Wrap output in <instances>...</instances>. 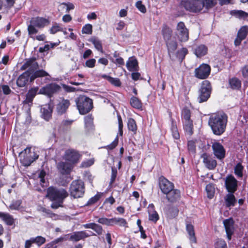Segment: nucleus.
Masks as SVG:
<instances>
[{
	"label": "nucleus",
	"instance_id": "obj_1",
	"mask_svg": "<svg viewBox=\"0 0 248 248\" xmlns=\"http://www.w3.org/2000/svg\"><path fill=\"white\" fill-rule=\"evenodd\" d=\"M228 117L226 114L216 113L212 114L209 119L208 124L215 135L219 136L225 131Z\"/></svg>",
	"mask_w": 248,
	"mask_h": 248
},
{
	"label": "nucleus",
	"instance_id": "obj_2",
	"mask_svg": "<svg viewBox=\"0 0 248 248\" xmlns=\"http://www.w3.org/2000/svg\"><path fill=\"white\" fill-rule=\"evenodd\" d=\"M38 67V64L35 58H31L27 60L21 66V69L23 70L28 69V70L22 73L18 78L16 80V84L18 87H23L27 84L29 78L30 79L31 73Z\"/></svg>",
	"mask_w": 248,
	"mask_h": 248
},
{
	"label": "nucleus",
	"instance_id": "obj_3",
	"mask_svg": "<svg viewBox=\"0 0 248 248\" xmlns=\"http://www.w3.org/2000/svg\"><path fill=\"white\" fill-rule=\"evenodd\" d=\"M50 24V21L46 18L40 16L31 18L28 25V34L33 36L38 32V29H43Z\"/></svg>",
	"mask_w": 248,
	"mask_h": 248
},
{
	"label": "nucleus",
	"instance_id": "obj_4",
	"mask_svg": "<svg viewBox=\"0 0 248 248\" xmlns=\"http://www.w3.org/2000/svg\"><path fill=\"white\" fill-rule=\"evenodd\" d=\"M76 102L80 114L82 115L88 113L93 107L92 100L85 95L79 96Z\"/></svg>",
	"mask_w": 248,
	"mask_h": 248
},
{
	"label": "nucleus",
	"instance_id": "obj_5",
	"mask_svg": "<svg viewBox=\"0 0 248 248\" xmlns=\"http://www.w3.org/2000/svg\"><path fill=\"white\" fill-rule=\"evenodd\" d=\"M181 119L185 132L187 134L191 135L193 133V121L191 119V111L187 108H184L182 109Z\"/></svg>",
	"mask_w": 248,
	"mask_h": 248
},
{
	"label": "nucleus",
	"instance_id": "obj_6",
	"mask_svg": "<svg viewBox=\"0 0 248 248\" xmlns=\"http://www.w3.org/2000/svg\"><path fill=\"white\" fill-rule=\"evenodd\" d=\"M19 155L20 161L24 166H30L38 157V155L34 151H32L31 147L26 148L20 153Z\"/></svg>",
	"mask_w": 248,
	"mask_h": 248
},
{
	"label": "nucleus",
	"instance_id": "obj_7",
	"mask_svg": "<svg viewBox=\"0 0 248 248\" xmlns=\"http://www.w3.org/2000/svg\"><path fill=\"white\" fill-rule=\"evenodd\" d=\"M68 195L67 192L63 188L58 189L54 187H50L47 190L46 197L53 201L63 200Z\"/></svg>",
	"mask_w": 248,
	"mask_h": 248
},
{
	"label": "nucleus",
	"instance_id": "obj_8",
	"mask_svg": "<svg viewBox=\"0 0 248 248\" xmlns=\"http://www.w3.org/2000/svg\"><path fill=\"white\" fill-rule=\"evenodd\" d=\"M70 193L74 198L81 197L84 193L83 182L81 180L73 181L70 185Z\"/></svg>",
	"mask_w": 248,
	"mask_h": 248
},
{
	"label": "nucleus",
	"instance_id": "obj_9",
	"mask_svg": "<svg viewBox=\"0 0 248 248\" xmlns=\"http://www.w3.org/2000/svg\"><path fill=\"white\" fill-rule=\"evenodd\" d=\"M81 157V155L79 151L72 148L65 150L62 156L63 160L71 164L74 166L79 162Z\"/></svg>",
	"mask_w": 248,
	"mask_h": 248
},
{
	"label": "nucleus",
	"instance_id": "obj_10",
	"mask_svg": "<svg viewBox=\"0 0 248 248\" xmlns=\"http://www.w3.org/2000/svg\"><path fill=\"white\" fill-rule=\"evenodd\" d=\"M182 5L186 10L192 13L199 12L203 9L202 0H183Z\"/></svg>",
	"mask_w": 248,
	"mask_h": 248
},
{
	"label": "nucleus",
	"instance_id": "obj_11",
	"mask_svg": "<svg viewBox=\"0 0 248 248\" xmlns=\"http://www.w3.org/2000/svg\"><path fill=\"white\" fill-rule=\"evenodd\" d=\"M175 33L181 42H186L188 40V30L183 22H180L177 24Z\"/></svg>",
	"mask_w": 248,
	"mask_h": 248
},
{
	"label": "nucleus",
	"instance_id": "obj_12",
	"mask_svg": "<svg viewBox=\"0 0 248 248\" xmlns=\"http://www.w3.org/2000/svg\"><path fill=\"white\" fill-rule=\"evenodd\" d=\"M210 84L208 81L205 80L203 82L200 91V95L198 98L199 103L206 101L210 95Z\"/></svg>",
	"mask_w": 248,
	"mask_h": 248
},
{
	"label": "nucleus",
	"instance_id": "obj_13",
	"mask_svg": "<svg viewBox=\"0 0 248 248\" xmlns=\"http://www.w3.org/2000/svg\"><path fill=\"white\" fill-rule=\"evenodd\" d=\"M60 89L61 87L59 85L56 83H52L41 88L38 93L46 95L50 97L55 93L59 92Z\"/></svg>",
	"mask_w": 248,
	"mask_h": 248
},
{
	"label": "nucleus",
	"instance_id": "obj_14",
	"mask_svg": "<svg viewBox=\"0 0 248 248\" xmlns=\"http://www.w3.org/2000/svg\"><path fill=\"white\" fill-rule=\"evenodd\" d=\"M211 68L207 64H202L195 70V76L200 79L207 78L210 73Z\"/></svg>",
	"mask_w": 248,
	"mask_h": 248
},
{
	"label": "nucleus",
	"instance_id": "obj_15",
	"mask_svg": "<svg viewBox=\"0 0 248 248\" xmlns=\"http://www.w3.org/2000/svg\"><path fill=\"white\" fill-rule=\"evenodd\" d=\"M57 168L59 171L62 175H68L72 171L74 166L67 161H60L57 165Z\"/></svg>",
	"mask_w": 248,
	"mask_h": 248
},
{
	"label": "nucleus",
	"instance_id": "obj_16",
	"mask_svg": "<svg viewBox=\"0 0 248 248\" xmlns=\"http://www.w3.org/2000/svg\"><path fill=\"white\" fill-rule=\"evenodd\" d=\"M225 185L227 191L230 193H234L237 188V181L232 175L227 176Z\"/></svg>",
	"mask_w": 248,
	"mask_h": 248
},
{
	"label": "nucleus",
	"instance_id": "obj_17",
	"mask_svg": "<svg viewBox=\"0 0 248 248\" xmlns=\"http://www.w3.org/2000/svg\"><path fill=\"white\" fill-rule=\"evenodd\" d=\"M202 158L203 159V163L205 166L210 170L215 169L217 166V161L211 155L207 153H204L202 155Z\"/></svg>",
	"mask_w": 248,
	"mask_h": 248
},
{
	"label": "nucleus",
	"instance_id": "obj_18",
	"mask_svg": "<svg viewBox=\"0 0 248 248\" xmlns=\"http://www.w3.org/2000/svg\"><path fill=\"white\" fill-rule=\"evenodd\" d=\"M212 148L216 157L219 159H222L225 156V150L223 146L218 142L213 143Z\"/></svg>",
	"mask_w": 248,
	"mask_h": 248
},
{
	"label": "nucleus",
	"instance_id": "obj_19",
	"mask_svg": "<svg viewBox=\"0 0 248 248\" xmlns=\"http://www.w3.org/2000/svg\"><path fill=\"white\" fill-rule=\"evenodd\" d=\"M159 185L161 191L164 194L168 193L174 187L173 184L163 176L159 179Z\"/></svg>",
	"mask_w": 248,
	"mask_h": 248
},
{
	"label": "nucleus",
	"instance_id": "obj_20",
	"mask_svg": "<svg viewBox=\"0 0 248 248\" xmlns=\"http://www.w3.org/2000/svg\"><path fill=\"white\" fill-rule=\"evenodd\" d=\"M223 224L225 229L227 237L228 240H231L232 235L234 231V221L232 218L226 219L223 220Z\"/></svg>",
	"mask_w": 248,
	"mask_h": 248
},
{
	"label": "nucleus",
	"instance_id": "obj_21",
	"mask_svg": "<svg viewBox=\"0 0 248 248\" xmlns=\"http://www.w3.org/2000/svg\"><path fill=\"white\" fill-rule=\"evenodd\" d=\"M70 105V102L69 100L64 98L60 99L56 105V111L57 113L60 115L65 113Z\"/></svg>",
	"mask_w": 248,
	"mask_h": 248
},
{
	"label": "nucleus",
	"instance_id": "obj_22",
	"mask_svg": "<svg viewBox=\"0 0 248 248\" xmlns=\"http://www.w3.org/2000/svg\"><path fill=\"white\" fill-rule=\"evenodd\" d=\"M53 108L49 104H46L41 107V113L42 117L46 121H48L52 116Z\"/></svg>",
	"mask_w": 248,
	"mask_h": 248
},
{
	"label": "nucleus",
	"instance_id": "obj_23",
	"mask_svg": "<svg viewBox=\"0 0 248 248\" xmlns=\"http://www.w3.org/2000/svg\"><path fill=\"white\" fill-rule=\"evenodd\" d=\"M166 195V198L169 202H174L178 201L181 196L180 191L177 189H172L168 192V193H165Z\"/></svg>",
	"mask_w": 248,
	"mask_h": 248
},
{
	"label": "nucleus",
	"instance_id": "obj_24",
	"mask_svg": "<svg viewBox=\"0 0 248 248\" xmlns=\"http://www.w3.org/2000/svg\"><path fill=\"white\" fill-rule=\"evenodd\" d=\"M186 231L188 234V239L190 243L196 244L197 243V239L193 225L191 224L187 223L186 224Z\"/></svg>",
	"mask_w": 248,
	"mask_h": 248
},
{
	"label": "nucleus",
	"instance_id": "obj_25",
	"mask_svg": "<svg viewBox=\"0 0 248 248\" xmlns=\"http://www.w3.org/2000/svg\"><path fill=\"white\" fill-rule=\"evenodd\" d=\"M148 213L149 220L156 223L159 219V216L156 211H155V206L153 204H150L148 205Z\"/></svg>",
	"mask_w": 248,
	"mask_h": 248
},
{
	"label": "nucleus",
	"instance_id": "obj_26",
	"mask_svg": "<svg viewBox=\"0 0 248 248\" xmlns=\"http://www.w3.org/2000/svg\"><path fill=\"white\" fill-rule=\"evenodd\" d=\"M46 77V79L48 80L50 79L49 74L44 70H39L35 71L30 77V81L32 82L37 78Z\"/></svg>",
	"mask_w": 248,
	"mask_h": 248
},
{
	"label": "nucleus",
	"instance_id": "obj_27",
	"mask_svg": "<svg viewBox=\"0 0 248 248\" xmlns=\"http://www.w3.org/2000/svg\"><path fill=\"white\" fill-rule=\"evenodd\" d=\"M90 236L85 231H79L74 232L70 237L71 241H78Z\"/></svg>",
	"mask_w": 248,
	"mask_h": 248
},
{
	"label": "nucleus",
	"instance_id": "obj_28",
	"mask_svg": "<svg viewBox=\"0 0 248 248\" xmlns=\"http://www.w3.org/2000/svg\"><path fill=\"white\" fill-rule=\"evenodd\" d=\"M0 218L8 226H12L15 223V219L9 213L0 212Z\"/></svg>",
	"mask_w": 248,
	"mask_h": 248
},
{
	"label": "nucleus",
	"instance_id": "obj_29",
	"mask_svg": "<svg viewBox=\"0 0 248 248\" xmlns=\"http://www.w3.org/2000/svg\"><path fill=\"white\" fill-rule=\"evenodd\" d=\"M208 48L204 45H200L194 49V53L197 57L204 56L207 53Z\"/></svg>",
	"mask_w": 248,
	"mask_h": 248
},
{
	"label": "nucleus",
	"instance_id": "obj_30",
	"mask_svg": "<svg viewBox=\"0 0 248 248\" xmlns=\"http://www.w3.org/2000/svg\"><path fill=\"white\" fill-rule=\"evenodd\" d=\"M126 66L130 71H137L138 69V61L135 58L131 57L127 62Z\"/></svg>",
	"mask_w": 248,
	"mask_h": 248
},
{
	"label": "nucleus",
	"instance_id": "obj_31",
	"mask_svg": "<svg viewBox=\"0 0 248 248\" xmlns=\"http://www.w3.org/2000/svg\"><path fill=\"white\" fill-rule=\"evenodd\" d=\"M39 88L34 87L30 89L26 94V101L28 102H32L35 96L39 93Z\"/></svg>",
	"mask_w": 248,
	"mask_h": 248
},
{
	"label": "nucleus",
	"instance_id": "obj_32",
	"mask_svg": "<svg viewBox=\"0 0 248 248\" xmlns=\"http://www.w3.org/2000/svg\"><path fill=\"white\" fill-rule=\"evenodd\" d=\"M225 202L227 207L233 206L236 203V199L233 193L227 194L225 198Z\"/></svg>",
	"mask_w": 248,
	"mask_h": 248
},
{
	"label": "nucleus",
	"instance_id": "obj_33",
	"mask_svg": "<svg viewBox=\"0 0 248 248\" xmlns=\"http://www.w3.org/2000/svg\"><path fill=\"white\" fill-rule=\"evenodd\" d=\"M172 31L167 26H163L162 30V34L165 41L171 39Z\"/></svg>",
	"mask_w": 248,
	"mask_h": 248
},
{
	"label": "nucleus",
	"instance_id": "obj_34",
	"mask_svg": "<svg viewBox=\"0 0 248 248\" xmlns=\"http://www.w3.org/2000/svg\"><path fill=\"white\" fill-rule=\"evenodd\" d=\"M85 127L88 131L93 128V118L91 115H88L84 118Z\"/></svg>",
	"mask_w": 248,
	"mask_h": 248
},
{
	"label": "nucleus",
	"instance_id": "obj_35",
	"mask_svg": "<svg viewBox=\"0 0 248 248\" xmlns=\"http://www.w3.org/2000/svg\"><path fill=\"white\" fill-rule=\"evenodd\" d=\"M130 103L131 106L135 108L141 109L142 108V103L141 101L136 97H132Z\"/></svg>",
	"mask_w": 248,
	"mask_h": 248
},
{
	"label": "nucleus",
	"instance_id": "obj_36",
	"mask_svg": "<svg viewBox=\"0 0 248 248\" xmlns=\"http://www.w3.org/2000/svg\"><path fill=\"white\" fill-rule=\"evenodd\" d=\"M168 51L170 52H174L177 47V43L175 40H169L166 41Z\"/></svg>",
	"mask_w": 248,
	"mask_h": 248
},
{
	"label": "nucleus",
	"instance_id": "obj_37",
	"mask_svg": "<svg viewBox=\"0 0 248 248\" xmlns=\"http://www.w3.org/2000/svg\"><path fill=\"white\" fill-rule=\"evenodd\" d=\"M115 224H118L119 226L121 227H127L126 221L125 219L123 218H112V226Z\"/></svg>",
	"mask_w": 248,
	"mask_h": 248
},
{
	"label": "nucleus",
	"instance_id": "obj_38",
	"mask_svg": "<svg viewBox=\"0 0 248 248\" xmlns=\"http://www.w3.org/2000/svg\"><path fill=\"white\" fill-rule=\"evenodd\" d=\"M22 201L20 200L12 201L9 209L11 210H19Z\"/></svg>",
	"mask_w": 248,
	"mask_h": 248
},
{
	"label": "nucleus",
	"instance_id": "obj_39",
	"mask_svg": "<svg viewBox=\"0 0 248 248\" xmlns=\"http://www.w3.org/2000/svg\"><path fill=\"white\" fill-rule=\"evenodd\" d=\"M231 87L233 89H238L241 87V81L237 78H232L229 80Z\"/></svg>",
	"mask_w": 248,
	"mask_h": 248
},
{
	"label": "nucleus",
	"instance_id": "obj_40",
	"mask_svg": "<svg viewBox=\"0 0 248 248\" xmlns=\"http://www.w3.org/2000/svg\"><path fill=\"white\" fill-rule=\"evenodd\" d=\"M203 8L208 9L213 7L217 3V0H202Z\"/></svg>",
	"mask_w": 248,
	"mask_h": 248
},
{
	"label": "nucleus",
	"instance_id": "obj_41",
	"mask_svg": "<svg viewBox=\"0 0 248 248\" xmlns=\"http://www.w3.org/2000/svg\"><path fill=\"white\" fill-rule=\"evenodd\" d=\"M90 41L93 44L94 47L97 50L102 53L103 52L101 42L98 39L93 38L91 39Z\"/></svg>",
	"mask_w": 248,
	"mask_h": 248
},
{
	"label": "nucleus",
	"instance_id": "obj_42",
	"mask_svg": "<svg viewBox=\"0 0 248 248\" xmlns=\"http://www.w3.org/2000/svg\"><path fill=\"white\" fill-rule=\"evenodd\" d=\"M248 32V27L247 26H243L239 30L237 33V36L241 39L244 40L246 37Z\"/></svg>",
	"mask_w": 248,
	"mask_h": 248
},
{
	"label": "nucleus",
	"instance_id": "obj_43",
	"mask_svg": "<svg viewBox=\"0 0 248 248\" xmlns=\"http://www.w3.org/2000/svg\"><path fill=\"white\" fill-rule=\"evenodd\" d=\"M206 191L207 193L208 197L212 199L214 195L215 189L214 186L212 184H208L206 186Z\"/></svg>",
	"mask_w": 248,
	"mask_h": 248
},
{
	"label": "nucleus",
	"instance_id": "obj_44",
	"mask_svg": "<svg viewBox=\"0 0 248 248\" xmlns=\"http://www.w3.org/2000/svg\"><path fill=\"white\" fill-rule=\"evenodd\" d=\"M171 131L173 138L175 139H178L180 137L178 131L176 124L173 121H172L171 122Z\"/></svg>",
	"mask_w": 248,
	"mask_h": 248
},
{
	"label": "nucleus",
	"instance_id": "obj_45",
	"mask_svg": "<svg viewBox=\"0 0 248 248\" xmlns=\"http://www.w3.org/2000/svg\"><path fill=\"white\" fill-rule=\"evenodd\" d=\"M244 167L242 165L241 163H239L237 164L234 168V173L235 175L239 177H242L243 176V170Z\"/></svg>",
	"mask_w": 248,
	"mask_h": 248
},
{
	"label": "nucleus",
	"instance_id": "obj_46",
	"mask_svg": "<svg viewBox=\"0 0 248 248\" xmlns=\"http://www.w3.org/2000/svg\"><path fill=\"white\" fill-rule=\"evenodd\" d=\"M127 126L128 129L133 132H136L137 129L136 122L132 118H129L128 119Z\"/></svg>",
	"mask_w": 248,
	"mask_h": 248
},
{
	"label": "nucleus",
	"instance_id": "obj_47",
	"mask_svg": "<svg viewBox=\"0 0 248 248\" xmlns=\"http://www.w3.org/2000/svg\"><path fill=\"white\" fill-rule=\"evenodd\" d=\"M97 222L101 224L107 226H112V218H108L106 217L99 218Z\"/></svg>",
	"mask_w": 248,
	"mask_h": 248
},
{
	"label": "nucleus",
	"instance_id": "obj_48",
	"mask_svg": "<svg viewBox=\"0 0 248 248\" xmlns=\"http://www.w3.org/2000/svg\"><path fill=\"white\" fill-rule=\"evenodd\" d=\"M215 248H227L226 242L222 239H217L215 243Z\"/></svg>",
	"mask_w": 248,
	"mask_h": 248
},
{
	"label": "nucleus",
	"instance_id": "obj_49",
	"mask_svg": "<svg viewBox=\"0 0 248 248\" xmlns=\"http://www.w3.org/2000/svg\"><path fill=\"white\" fill-rule=\"evenodd\" d=\"M135 6L141 13L144 14L146 12L147 10L145 6L142 4L141 0L137 1L135 3Z\"/></svg>",
	"mask_w": 248,
	"mask_h": 248
},
{
	"label": "nucleus",
	"instance_id": "obj_50",
	"mask_svg": "<svg viewBox=\"0 0 248 248\" xmlns=\"http://www.w3.org/2000/svg\"><path fill=\"white\" fill-rule=\"evenodd\" d=\"M93 31V26L90 24H87L82 29V32L83 34H91Z\"/></svg>",
	"mask_w": 248,
	"mask_h": 248
},
{
	"label": "nucleus",
	"instance_id": "obj_51",
	"mask_svg": "<svg viewBox=\"0 0 248 248\" xmlns=\"http://www.w3.org/2000/svg\"><path fill=\"white\" fill-rule=\"evenodd\" d=\"M32 238L34 243L36 244L38 246H41L46 242V238L41 236L32 237Z\"/></svg>",
	"mask_w": 248,
	"mask_h": 248
},
{
	"label": "nucleus",
	"instance_id": "obj_52",
	"mask_svg": "<svg viewBox=\"0 0 248 248\" xmlns=\"http://www.w3.org/2000/svg\"><path fill=\"white\" fill-rule=\"evenodd\" d=\"M234 15L237 17L246 19L248 17V14L243 11H234Z\"/></svg>",
	"mask_w": 248,
	"mask_h": 248
},
{
	"label": "nucleus",
	"instance_id": "obj_53",
	"mask_svg": "<svg viewBox=\"0 0 248 248\" xmlns=\"http://www.w3.org/2000/svg\"><path fill=\"white\" fill-rule=\"evenodd\" d=\"M46 172L44 170L40 171L39 174V178L40 179V185L44 187L46 186V183L45 180V176H46Z\"/></svg>",
	"mask_w": 248,
	"mask_h": 248
},
{
	"label": "nucleus",
	"instance_id": "obj_54",
	"mask_svg": "<svg viewBox=\"0 0 248 248\" xmlns=\"http://www.w3.org/2000/svg\"><path fill=\"white\" fill-rule=\"evenodd\" d=\"M61 31H63V29L57 23L54 24L50 29L51 34H55Z\"/></svg>",
	"mask_w": 248,
	"mask_h": 248
},
{
	"label": "nucleus",
	"instance_id": "obj_55",
	"mask_svg": "<svg viewBox=\"0 0 248 248\" xmlns=\"http://www.w3.org/2000/svg\"><path fill=\"white\" fill-rule=\"evenodd\" d=\"M108 81H109L110 83L114 85L115 86H120L121 83L120 79L118 78H114L112 77H108Z\"/></svg>",
	"mask_w": 248,
	"mask_h": 248
},
{
	"label": "nucleus",
	"instance_id": "obj_56",
	"mask_svg": "<svg viewBox=\"0 0 248 248\" xmlns=\"http://www.w3.org/2000/svg\"><path fill=\"white\" fill-rule=\"evenodd\" d=\"M187 148L189 152L191 153H195L196 150L195 143L193 140H190L187 143Z\"/></svg>",
	"mask_w": 248,
	"mask_h": 248
},
{
	"label": "nucleus",
	"instance_id": "obj_57",
	"mask_svg": "<svg viewBox=\"0 0 248 248\" xmlns=\"http://www.w3.org/2000/svg\"><path fill=\"white\" fill-rule=\"evenodd\" d=\"M36 34H34L33 36H31V34H29V36L33 40H37L38 41H44L46 37L45 34H42L38 35H36Z\"/></svg>",
	"mask_w": 248,
	"mask_h": 248
},
{
	"label": "nucleus",
	"instance_id": "obj_58",
	"mask_svg": "<svg viewBox=\"0 0 248 248\" xmlns=\"http://www.w3.org/2000/svg\"><path fill=\"white\" fill-rule=\"evenodd\" d=\"M92 230L94 231L98 235L102 234L103 231L102 226L96 223H94Z\"/></svg>",
	"mask_w": 248,
	"mask_h": 248
},
{
	"label": "nucleus",
	"instance_id": "obj_59",
	"mask_svg": "<svg viewBox=\"0 0 248 248\" xmlns=\"http://www.w3.org/2000/svg\"><path fill=\"white\" fill-rule=\"evenodd\" d=\"M61 5L66 7V13H68L70 10H73L75 8L74 5L71 2H62L61 3Z\"/></svg>",
	"mask_w": 248,
	"mask_h": 248
},
{
	"label": "nucleus",
	"instance_id": "obj_60",
	"mask_svg": "<svg viewBox=\"0 0 248 248\" xmlns=\"http://www.w3.org/2000/svg\"><path fill=\"white\" fill-rule=\"evenodd\" d=\"M63 240H64V238L63 237H59V238H58L57 239H56L54 241H52L50 243L48 244L47 245V247H48V248H50L51 247H53L54 245H56V244H57V243H58L59 242H62Z\"/></svg>",
	"mask_w": 248,
	"mask_h": 248
},
{
	"label": "nucleus",
	"instance_id": "obj_61",
	"mask_svg": "<svg viewBox=\"0 0 248 248\" xmlns=\"http://www.w3.org/2000/svg\"><path fill=\"white\" fill-rule=\"evenodd\" d=\"M96 60L94 59H91L85 62V66L89 68H93L95 66Z\"/></svg>",
	"mask_w": 248,
	"mask_h": 248
},
{
	"label": "nucleus",
	"instance_id": "obj_62",
	"mask_svg": "<svg viewBox=\"0 0 248 248\" xmlns=\"http://www.w3.org/2000/svg\"><path fill=\"white\" fill-rule=\"evenodd\" d=\"M56 202H53L51 205V207L53 209H57L59 207L62 206V203L63 201L61 200H55Z\"/></svg>",
	"mask_w": 248,
	"mask_h": 248
},
{
	"label": "nucleus",
	"instance_id": "obj_63",
	"mask_svg": "<svg viewBox=\"0 0 248 248\" xmlns=\"http://www.w3.org/2000/svg\"><path fill=\"white\" fill-rule=\"evenodd\" d=\"M94 163V160L93 159H89L87 161H83L82 162L81 166L82 167H89L92 165Z\"/></svg>",
	"mask_w": 248,
	"mask_h": 248
},
{
	"label": "nucleus",
	"instance_id": "obj_64",
	"mask_svg": "<svg viewBox=\"0 0 248 248\" xmlns=\"http://www.w3.org/2000/svg\"><path fill=\"white\" fill-rule=\"evenodd\" d=\"M100 198V196L98 195H95L94 196L92 197L88 202L87 205L93 204L97 202Z\"/></svg>",
	"mask_w": 248,
	"mask_h": 248
}]
</instances>
